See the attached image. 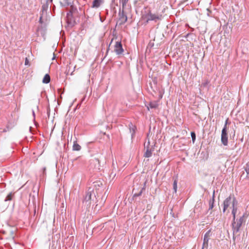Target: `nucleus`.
Returning a JSON list of instances; mask_svg holds the SVG:
<instances>
[{
	"label": "nucleus",
	"mask_w": 249,
	"mask_h": 249,
	"mask_svg": "<svg viewBox=\"0 0 249 249\" xmlns=\"http://www.w3.org/2000/svg\"><path fill=\"white\" fill-rule=\"evenodd\" d=\"M14 194L10 193L6 197L5 201H9L11 200L12 199V198L13 197Z\"/></svg>",
	"instance_id": "obj_16"
},
{
	"label": "nucleus",
	"mask_w": 249,
	"mask_h": 249,
	"mask_svg": "<svg viewBox=\"0 0 249 249\" xmlns=\"http://www.w3.org/2000/svg\"><path fill=\"white\" fill-rule=\"evenodd\" d=\"M223 204V212H225V211L228 209H232V214H233V220H234L235 218V213L237 211V202L235 200V198L234 197L229 196L224 200Z\"/></svg>",
	"instance_id": "obj_1"
},
{
	"label": "nucleus",
	"mask_w": 249,
	"mask_h": 249,
	"mask_svg": "<svg viewBox=\"0 0 249 249\" xmlns=\"http://www.w3.org/2000/svg\"><path fill=\"white\" fill-rule=\"evenodd\" d=\"M103 0H94L92 2L91 7L92 8H98L103 3Z\"/></svg>",
	"instance_id": "obj_8"
},
{
	"label": "nucleus",
	"mask_w": 249,
	"mask_h": 249,
	"mask_svg": "<svg viewBox=\"0 0 249 249\" xmlns=\"http://www.w3.org/2000/svg\"><path fill=\"white\" fill-rule=\"evenodd\" d=\"M211 235V231L209 230L204 235L203 239V247L207 248L210 237Z\"/></svg>",
	"instance_id": "obj_6"
},
{
	"label": "nucleus",
	"mask_w": 249,
	"mask_h": 249,
	"mask_svg": "<svg viewBox=\"0 0 249 249\" xmlns=\"http://www.w3.org/2000/svg\"><path fill=\"white\" fill-rule=\"evenodd\" d=\"M119 18L118 20V23L120 24H124L127 20V18L126 15L124 13V10H122L121 12H120L119 14Z\"/></svg>",
	"instance_id": "obj_3"
},
{
	"label": "nucleus",
	"mask_w": 249,
	"mask_h": 249,
	"mask_svg": "<svg viewBox=\"0 0 249 249\" xmlns=\"http://www.w3.org/2000/svg\"><path fill=\"white\" fill-rule=\"evenodd\" d=\"M96 199L95 193L94 191H90V189H89L85 196V201L88 203V205H90L92 202H94V199Z\"/></svg>",
	"instance_id": "obj_2"
},
{
	"label": "nucleus",
	"mask_w": 249,
	"mask_h": 249,
	"mask_svg": "<svg viewBox=\"0 0 249 249\" xmlns=\"http://www.w3.org/2000/svg\"><path fill=\"white\" fill-rule=\"evenodd\" d=\"M129 0H120V2L122 4V10H124L125 7L126 6V4L128 3Z\"/></svg>",
	"instance_id": "obj_13"
},
{
	"label": "nucleus",
	"mask_w": 249,
	"mask_h": 249,
	"mask_svg": "<svg viewBox=\"0 0 249 249\" xmlns=\"http://www.w3.org/2000/svg\"><path fill=\"white\" fill-rule=\"evenodd\" d=\"M25 65H29V61L27 57L25 58Z\"/></svg>",
	"instance_id": "obj_20"
},
{
	"label": "nucleus",
	"mask_w": 249,
	"mask_h": 249,
	"mask_svg": "<svg viewBox=\"0 0 249 249\" xmlns=\"http://www.w3.org/2000/svg\"><path fill=\"white\" fill-rule=\"evenodd\" d=\"M148 20H153L156 19H159L161 18V16L158 15L157 14H153L150 13L148 15Z\"/></svg>",
	"instance_id": "obj_9"
},
{
	"label": "nucleus",
	"mask_w": 249,
	"mask_h": 249,
	"mask_svg": "<svg viewBox=\"0 0 249 249\" xmlns=\"http://www.w3.org/2000/svg\"><path fill=\"white\" fill-rule=\"evenodd\" d=\"M114 51L117 54H121L123 53L124 50L121 42H116L114 46Z\"/></svg>",
	"instance_id": "obj_5"
},
{
	"label": "nucleus",
	"mask_w": 249,
	"mask_h": 249,
	"mask_svg": "<svg viewBox=\"0 0 249 249\" xmlns=\"http://www.w3.org/2000/svg\"><path fill=\"white\" fill-rule=\"evenodd\" d=\"M221 142L224 145H227L228 144V134L226 126L224 127L222 130Z\"/></svg>",
	"instance_id": "obj_4"
},
{
	"label": "nucleus",
	"mask_w": 249,
	"mask_h": 249,
	"mask_svg": "<svg viewBox=\"0 0 249 249\" xmlns=\"http://www.w3.org/2000/svg\"><path fill=\"white\" fill-rule=\"evenodd\" d=\"M72 149L74 151H79L81 149V146L76 142H74L73 144Z\"/></svg>",
	"instance_id": "obj_14"
},
{
	"label": "nucleus",
	"mask_w": 249,
	"mask_h": 249,
	"mask_svg": "<svg viewBox=\"0 0 249 249\" xmlns=\"http://www.w3.org/2000/svg\"><path fill=\"white\" fill-rule=\"evenodd\" d=\"M177 184H178V180L177 179H175L173 183V189L174 190V192L175 193L177 192Z\"/></svg>",
	"instance_id": "obj_15"
},
{
	"label": "nucleus",
	"mask_w": 249,
	"mask_h": 249,
	"mask_svg": "<svg viewBox=\"0 0 249 249\" xmlns=\"http://www.w3.org/2000/svg\"><path fill=\"white\" fill-rule=\"evenodd\" d=\"M191 135L192 138L193 142H194L196 140V134L194 132H192L191 133Z\"/></svg>",
	"instance_id": "obj_19"
},
{
	"label": "nucleus",
	"mask_w": 249,
	"mask_h": 249,
	"mask_svg": "<svg viewBox=\"0 0 249 249\" xmlns=\"http://www.w3.org/2000/svg\"><path fill=\"white\" fill-rule=\"evenodd\" d=\"M184 2L187 1L188 0H183Z\"/></svg>",
	"instance_id": "obj_23"
},
{
	"label": "nucleus",
	"mask_w": 249,
	"mask_h": 249,
	"mask_svg": "<svg viewBox=\"0 0 249 249\" xmlns=\"http://www.w3.org/2000/svg\"><path fill=\"white\" fill-rule=\"evenodd\" d=\"M213 204H214V198H213L212 199L210 200L209 201V210L212 209L213 207Z\"/></svg>",
	"instance_id": "obj_17"
},
{
	"label": "nucleus",
	"mask_w": 249,
	"mask_h": 249,
	"mask_svg": "<svg viewBox=\"0 0 249 249\" xmlns=\"http://www.w3.org/2000/svg\"><path fill=\"white\" fill-rule=\"evenodd\" d=\"M159 105L157 102H151L146 105L148 110H150V109H156L158 107Z\"/></svg>",
	"instance_id": "obj_7"
},
{
	"label": "nucleus",
	"mask_w": 249,
	"mask_h": 249,
	"mask_svg": "<svg viewBox=\"0 0 249 249\" xmlns=\"http://www.w3.org/2000/svg\"><path fill=\"white\" fill-rule=\"evenodd\" d=\"M227 123H228V119L226 120L225 125H224V127L226 126V129H227Z\"/></svg>",
	"instance_id": "obj_21"
},
{
	"label": "nucleus",
	"mask_w": 249,
	"mask_h": 249,
	"mask_svg": "<svg viewBox=\"0 0 249 249\" xmlns=\"http://www.w3.org/2000/svg\"><path fill=\"white\" fill-rule=\"evenodd\" d=\"M154 143L152 142L151 144L150 143V141L149 138H147V142H145L144 143V148H147L148 147H151L154 148Z\"/></svg>",
	"instance_id": "obj_11"
},
{
	"label": "nucleus",
	"mask_w": 249,
	"mask_h": 249,
	"mask_svg": "<svg viewBox=\"0 0 249 249\" xmlns=\"http://www.w3.org/2000/svg\"><path fill=\"white\" fill-rule=\"evenodd\" d=\"M240 226H241V223H240V224L238 225V226H237V231H238V229H239V228H240Z\"/></svg>",
	"instance_id": "obj_22"
},
{
	"label": "nucleus",
	"mask_w": 249,
	"mask_h": 249,
	"mask_svg": "<svg viewBox=\"0 0 249 249\" xmlns=\"http://www.w3.org/2000/svg\"><path fill=\"white\" fill-rule=\"evenodd\" d=\"M245 170L248 175L249 174V161L247 163L245 167Z\"/></svg>",
	"instance_id": "obj_18"
},
{
	"label": "nucleus",
	"mask_w": 249,
	"mask_h": 249,
	"mask_svg": "<svg viewBox=\"0 0 249 249\" xmlns=\"http://www.w3.org/2000/svg\"><path fill=\"white\" fill-rule=\"evenodd\" d=\"M42 82L43 83L48 84L50 82V76L48 74H45L44 76Z\"/></svg>",
	"instance_id": "obj_12"
},
{
	"label": "nucleus",
	"mask_w": 249,
	"mask_h": 249,
	"mask_svg": "<svg viewBox=\"0 0 249 249\" xmlns=\"http://www.w3.org/2000/svg\"><path fill=\"white\" fill-rule=\"evenodd\" d=\"M146 149V152L144 154V157L146 158L150 157L152 156V152L154 150V148L151 147H148Z\"/></svg>",
	"instance_id": "obj_10"
}]
</instances>
